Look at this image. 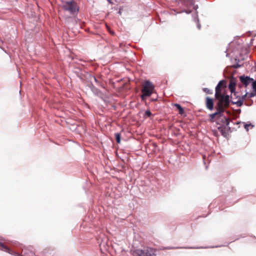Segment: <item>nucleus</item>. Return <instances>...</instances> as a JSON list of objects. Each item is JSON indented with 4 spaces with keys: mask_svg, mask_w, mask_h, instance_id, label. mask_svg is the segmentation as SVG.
<instances>
[{
    "mask_svg": "<svg viewBox=\"0 0 256 256\" xmlns=\"http://www.w3.org/2000/svg\"><path fill=\"white\" fill-rule=\"evenodd\" d=\"M226 87V82L224 80H220L216 86V88H224Z\"/></svg>",
    "mask_w": 256,
    "mask_h": 256,
    "instance_id": "ddd939ff",
    "label": "nucleus"
},
{
    "mask_svg": "<svg viewBox=\"0 0 256 256\" xmlns=\"http://www.w3.org/2000/svg\"><path fill=\"white\" fill-rule=\"evenodd\" d=\"M180 2L186 7H190L194 4L193 0H180Z\"/></svg>",
    "mask_w": 256,
    "mask_h": 256,
    "instance_id": "9d476101",
    "label": "nucleus"
},
{
    "mask_svg": "<svg viewBox=\"0 0 256 256\" xmlns=\"http://www.w3.org/2000/svg\"><path fill=\"white\" fill-rule=\"evenodd\" d=\"M246 95L248 96V98H250L254 97L256 96V92H246Z\"/></svg>",
    "mask_w": 256,
    "mask_h": 256,
    "instance_id": "2eb2a0df",
    "label": "nucleus"
},
{
    "mask_svg": "<svg viewBox=\"0 0 256 256\" xmlns=\"http://www.w3.org/2000/svg\"><path fill=\"white\" fill-rule=\"evenodd\" d=\"M240 80L241 82L246 87L250 83H251L254 79L252 78H250L248 76H242L240 77Z\"/></svg>",
    "mask_w": 256,
    "mask_h": 256,
    "instance_id": "6e6552de",
    "label": "nucleus"
},
{
    "mask_svg": "<svg viewBox=\"0 0 256 256\" xmlns=\"http://www.w3.org/2000/svg\"><path fill=\"white\" fill-rule=\"evenodd\" d=\"M224 118V124L226 126H228L230 124V119L228 118H226L225 117Z\"/></svg>",
    "mask_w": 256,
    "mask_h": 256,
    "instance_id": "a211bd4d",
    "label": "nucleus"
},
{
    "mask_svg": "<svg viewBox=\"0 0 256 256\" xmlns=\"http://www.w3.org/2000/svg\"><path fill=\"white\" fill-rule=\"evenodd\" d=\"M62 8L64 10L68 11L72 14L77 13L79 10V6L74 0L63 2Z\"/></svg>",
    "mask_w": 256,
    "mask_h": 256,
    "instance_id": "20e7f679",
    "label": "nucleus"
},
{
    "mask_svg": "<svg viewBox=\"0 0 256 256\" xmlns=\"http://www.w3.org/2000/svg\"><path fill=\"white\" fill-rule=\"evenodd\" d=\"M156 250L150 247H146L144 250L136 249L131 250L133 256H156Z\"/></svg>",
    "mask_w": 256,
    "mask_h": 256,
    "instance_id": "f03ea898",
    "label": "nucleus"
},
{
    "mask_svg": "<svg viewBox=\"0 0 256 256\" xmlns=\"http://www.w3.org/2000/svg\"><path fill=\"white\" fill-rule=\"evenodd\" d=\"M206 106L208 109L212 110L214 109V101L212 98L206 97Z\"/></svg>",
    "mask_w": 256,
    "mask_h": 256,
    "instance_id": "1a4fd4ad",
    "label": "nucleus"
},
{
    "mask_svg": "<svg viewBox=\"0 0 256 256\" xmlns=\"http://www.w3.org/2000/svg\"><path fill=\"white\" fill-rule=\"evenodd\" d=\"M122 8H120V10H119V11H118V14H122Z\"/></svg>",
    "mask_w": 256,
    "mask_h": 256,
    "instance_id": "5701e85b",
    "label": "nucleus"
},
{
    "mask_svg": "<svg viewBox=\"0 0 256 256\" xmlns=\"http://www.w3.org/2000/svg\"><path fill=\"white\" fill-rule=\"evenodd\" d=\"M115 137L117 143L120 144V133L115 134Z\"/></svg>",
    "mask_w": 256,
    "mask_h": 256,
    "instance_id": "dca6fc26",
    "label": "nucleus"
},
{
    "mask_svg": "<svg viewBox=\"0 0 256 256\" xmlns=\"http://www.w3.org/2000/svg\"><path fill=\"white\" fill-rule=\"evenodd\" d=\"M236 80L234 78H232L230 80V84L228 85V88L231 92V94H233L234 96H236V92H235L236 88Z\"/></svg>",
    "mask_w": 256,
    "mask_h": 256,
    "instance_id": "0eeeda50",
    "label": "nucleus"
},
{
    "mask_svg": "<svg viewBox=\"0 0 256 256\" xmlns=\"http://www.w3.org/2000/svg\"><path fill=\"white\" fill-rule=\"evenodd\" d=\"M30 256H33V254L31 253V254Z\"/></svg>",
    "mask_w": 256,
    "mask_h": 256,
    "instance_id": "393cba45",
    "label": "nucleus"
},
{
    "mask_svg": "<svg viewBox=\"0 0 256 256\" xmlns=\"http://www.w3.org/2000/svg\"><path fill=\"white\" fill-rule=\"evenodd\" d=\"M215 98L218 100L217 104H220V105L224 106L226 108H228L230 102V96L226 94L225 92H222L220 88H216Z\"/></svg>",
    "mask_w": 256,
    "mask_h": 256,
    "instance_id": "f257e3e1",
    "label": "nucleus"
},
{
    "mask_svg": "<svg viewBox=\"0 0 256 256\" xmlns=\"http://www.w3.org/2000/svg\"><path fill=\"white\" fill-rule=\"evenodd\" d=\"M250 126H252L250 124H244V128L247 130H248V128L250 127Z\"/></svg>",
    "mask_w": 256,
    "mask_h": 256,
    "instance_id": "aec40b11",
    "label": "nucleus"
},
{
    "mask_svg": "<svg viewBox=\"0 0 256 256\" xmlns=\"http://www.w3.org/2000/svg\"><path fill=\"white\" fill-rule=\"evenodd\" d=\"M145 115L148 116H150L152 115V112L150 110H146L145 112Z\"/></svg>",
    "mask_w": 256,
    "mask_h": 256,
    "instance_id": "4be33fe9",
    "label": "nucleus"
},
{
    "mask_svg": "<svg viewBox=\"0 0 256 256\" xmlns=\"http://www.w3.org/2000/svg\"><path fill=\"white\" fill-rule=\"evenodd\" d=\"M218 130L220 132V133L222 134V136H226V135L227 134V132H226V128H223L222 126H220V127H219L218 128Z\"/></svg>",
    "mask_w": 256,
    "mask_h": 256,
    "instance_id": "4468645a",
    "label": "nucleus"
},
{
    "mask_svg": "<svg viewBox=\"0 0 256 256\" xmlns=\"http://www.w3.org/2000/svg\"><path fill=\"white\" fill-rule=\"evenodd\" d=\"M94 79L95 82L99 86H101L100 82L98 81V80L96 78V77L94 76Z\"/></svg>",
    "mask_w": 256,
    "mask_h": 256,
    "instance_id": "412c9836",
    "label": "nucleus"
},
{
    "mask_svg": "<svg viewBox=\"0 0 256 256\" xmlns=\"http://www.w3.org/2000/svg\"><path fill=\"white\" fill-rule=\"evenodd\" d=\"M22 252H24V254H26V252L24 250H22Z\"/></svg>",
    "mask_w": 256,
    "mask_h": 256,
    "instance_id": "a878e982",
    "label": "nucleus"
},
{
    "mask_svg": "<svg viewBox=\"0 0 256 256\" xmlns=\"http://www.w3.org/2000/svg\"><path fill=\"white\" fill-rule=\"evenodd\" d=\"M173 106H176L177 108V109L178 110V112L180 114L182 115L184 114V110L180 106V104H173Z\"/></svg>",
    "mask_w": 256,
    "mask_h": 256,
    "instance_id": "9b49d317",
    "label": "nucleus"
},
{
    "mask_svg": "<svg viewBox=\"0 0 256 256\" xmlns=\"http://www.w3.org/2000/svg\"><path fill=\"white\" fill-rule=\"evenodd\" d=\"M154 90V86L153 84L148 80H146L142 89V94L141 98L142 100H144L146 97L150 96Z\"/></svg>",
    "mask_w": 256,
    "mask_h": 256,
    "instance_id": "7ed1b4c3",
    "label": "nucleus"
},
{
    "mask_svg": "<svg viewBox=\"0 0 256 256\" xmlns=\"http://www.w3.org/2000/svg\"><path fill=\"white\" fill-rule=\"evenodd\" d=\"M185 12H187L188 14H190V12H188L187 11H185Z\"/></svg>",
    "mask_w": 256,
    "mask_h": 256,
    "instance_id": "b1692460",
    "label": "nucleus"
},
{
    "mask_svg": "<svg viewBox=\"0 0 256 256\" xmlns=\"http://www.w3.org/2000/svg\"><path fill=\"white\" fill-rule=\"evenodd\" d=\"M227 108H228L225 107L224 106L220 105V104H216V108L217 111L216 112L210 115L211 120L214 121V119L217 116H220L224 112L225 109Z\"/></svg>",
    "mask_w": 256,
    "mask_h": 256,
    "instance_id": "423d86ee",
    "label": "nucleus"
},
{
    "mask_svg": "<svg viewBox=\"0 0 256 256\" xmlns=\"http://www.w3.org/2000/svg\"><path fill=\"white\" fill-rule=\"evenodd\" d=\"M252 82V86L254 91L256 92V80H255V81L253 80Z\"/></svg>",
    "mask_w": 256,
    "mask_h": 256,
    "instance_id": "6ab92c4d",
    "label": "nucleus"
},
{
    "mask_svg": "<svg viewBox=\"0 0 256 256\" xmlns=\"http://www.w3.org/2000/svg\"><path fill=\"white\" fill-rule=\"evenodd\" d=\"M0 250L10 252V249L6 246L2 242H0Z\"/></svg>",
    "mask_w": 256,
    "mask_h": 256,
    "instance_id": "f8f14e48",
    "label": "nucleus"
},
{
    "mask_svg": "<svg viewBox=\"0 0 256 256\" xmlns=\"http://www.w3.org/2000/svg\"><path fill=\"white\" fill-rule=\"evenodd\" d=\"M203 91L208 94H212V92L208 88H203Z\"/></svg>",
    "mask_w": 256,
    "mask_h": 256,
    "instance_id": "f3484780",
    "label": "nucleus"
},
{
    "mask_svg": "<svg viewBox=\"0 0 256 256\" xmlns=\"http://www.w3.org/2000/svg\"><path fill=\"white\" fill-rule=\"evenodd\" d=\"M235 98H233L232 96L231 98L233 100H232V104H235L238 107L242 106L244 104V101L248 98V96L246 95V93L245 94L240 96H238L236 94V96H234Z\"/></svg>",
    "mask_w": 256,
    "mask_h": 256,
    "instance_id": "39448f33",
    "label": "nucleus"
}]
</instances>
